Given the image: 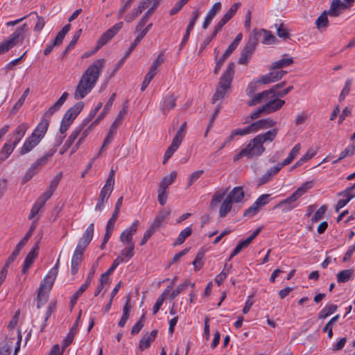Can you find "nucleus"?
Listing matches in <instances>:
<instances>
[{
    "mask_svg": "<svg viewBox=\"0 0 355 355\" xmlns=\"http://www.w3.org/2000/svg\"><path fill=\"white\" fill-rule=\"evenodd\" d=\"M328 13L326 10H324L316 19L315 21V25L317 26V28L322 31L324 29H326V28L329 25V20L327 17Z\"/></svg>",
    "mask_w": 355,
    "mask_h": 355,
    "instance_id": "34",
    "label": "nucleus"
},
{
    "mask_svg": "<svg viewBox=\"0 0 355 355\" xmlns=\"http://www.w3.org/2000/svg\"><path fill=\"white\" fill-rule=\"evenodd\" d=\"M177 175V172L173 171L168 175L164 176L159 184V188L166 191L168 187L175 180Z\"/></svg>",
    "mask_w": 355,
    "mask_h": 355,
    "instance_id": "28",
    "label": "nucleus"
},
{
    "mask_svg": "<svg viewBox=\"0 0 355 355\" xmlns=\"http://www.w3.org/2000/svg\"><path fill=\"white\" fill-rule=\"evenodd\" d=\"M39 245L40 241L35 243V245L26 257L21 270L22 273L25 274L34 262V260L38 254Z\"/></svg>",
    "mask_w": 355,
    "mask_h": 355,
    "instance_id": "15",
    "label": "nucleus"
},
{
    "mask_svg": "<svg viewBox=\"0 0 355 355\" xmlns=\"http://www.w3.org/2000/svg\"><path fill=\"white\" fill-rule=\"evenodd\" d=\"M252 35H254L255 37L258 39V41L261 38V43L264 44H272L275 43L276 37L275 35L269 31L261 28V29H254L251 33Z\"/></svg>",
    "mask_w": 355,
    "mask_h": 355,
    "instance_id": "12",
    "label": "nucleus"
},
{
    "mask_svg": "<svg viewBox=\"0 0 355 355\" xmlns=\"http://www.w3.org/2000/svg\"><path fill=\"white\" fill-rule=\"evenodd\" d=\"M158 331L155 329L153 330L150 334L144 335L139 342V349L143 350L144 349H147L150 347V343L156 338L157 336Z\"/></svg>",
    "mask_w": 355,
    "mask_h": 355,
    "instance_id": "23",
    "label": "nucleus"
},
{
    "mask_svg": "<svg viewBox=\"0 0 355 355\" xmlns=\"http://www.w3.org/2000/svg\"><path fill=\"white\" fill-rule=\"evenodd\" d=\"M315 155V152L313 150H309L293 166V168L302 166L304 163L313 158Z\"/></svg>",
    "mask_w": 355,
    "mask_h": 355,
    "instance_id": "46",
    "label": "nucleus"
},
{
    "mask_svg": "<svg viewBox=\"0 0 355 355\" xmlns=\"http://www.w3.org/2000/svg\"><path fill=\"white\" fill-rule=\"evenodd\" d=\"M83 130V128L79 126L78 128H76L70 135L68 139L64 144V150L60 152L61 154H63L65 150H67L68 148H69L72 144L75 141L78 136L80 135L81 131Z\"/></svg>",
    "mask_w": 355,
    "mask_h": 355,
    "instance_id": "35",
    "label": "nucleus"
},
{
    "mask_svg": "<svg viewBox=\"0 0 355 355\" xmlns=\"http://www.w3.org/2000/svg\"><path fill=\"white\" fill-rule=\"evenodd\" d=\"M252 53L245 49V48L243 49L240 58H239L238 62L240 64H247L249 62L250 59L252 57Z\"/></svg>",
    "mask_w": 355,
    "mask_h": 355,
    "instance_id": "55",
    "label": "nucleus"
},
{
    "mask_svg": "<svg viewBox=\"0 0 355 355\" xmlns=\"http://www.w3.org/2000/svg\"><path fill=\"white\" fill-rule=\"evenodd\" d=\"M114 185L112 184L109 185L107 182H105L100 192L99 197L108 200L114 189Z\"/></svg>",
    "mask_w": 355,
    "mask_h": 355,
    "instance_id": "50",
    "label": "nucleus"
},
{
    "mask_svg": "<svg viewBox=\"0 0 355 355\" xmlns=\"http://www.w3.org/2000/svg\"><path fill=\"white\" fill-rule=\"evenodd\" d=\"M89 286L85 284H83L78 290L71 296L70 300V303L71 304V306H73L76 303L78 299L80 297V296L87 290V288Z\"/></svg>",
    "mask_w": 355,
    "mask_h": 355,
    "instance_id": "49",
    "label": "nucleus"
},
{
    "mask_svg": "<svg viewBox=\"0 0 355 355\" xmlns=\"http://www.w3.org/2000/svg\"><path fill=\"white\" fill-rule=\"evenodd\" d=\"M338 309V306L336 304H327L318 313V319L324 320L329 317L330 315L334 313Z\"/></svg>",
    "mask_w": 355,
    "mask_h": 355,
    "instance_id": "32",
    "label": "nucleus"
},
{
    "mask_svg": "<svg viewBox=\"0 0 355 355\" xmlns=\"http://www.w3.org/2000/svg\"><path fill=\"white\" fill-rule=\"evenodd\" d=\"M221 7L222 5L220 2L215 3L209 10L207 15L214 19L216 14L218 13L221 10Z\"/></svg>",
    "mask_w": 355,
    "mask_h": 355,
    "instance_id": "63",
    "label": "nucleus"
},
{
    "mask_svg": "<svg viewBox=\"0 0 355 355\" xmlns=\"http://www.w3.org/2000/svg\"><path fill=\"white\" fill-rule=\"evenodd\" d=\"M16 146L12 143H6L0 150V163L7 159L13 152Z\"/></svg>",
    "mask_w": 355,
    "mask_h": 355,
    "instance_id": "29",
    "label": "nucleus"
},
{
    "mask_svg": "<svg viewBox=\"0 0 355 355\" xmlns=\"http://www.w3.org/2000/svg\"><path fill=\"white\" fill-rule=\"evenodd\" d=\"M144 320H145V315L143 314L141 317V318L136 322V324L132 327L131 329V334L135 335L138 334L140 330L142 329L144 324Z\"/></svg>",
    "mask_w": 355,
    "mask_h": 355,
    "instance_id": "58",
    "label": "nucleus"
},
{
    "mask_svg": "<svg viewBox=\"0 0 355 355\" xmlns=\"http://www.w3.org/2000/svg\"><path fill=\"white\" fill-rule=\"evenodd\" d=\"M226 194V191H216L211 198V200L210 202V208L211 209H215L218 204L220 202V201L223 199L224 196Z\"/></svg>",
    "mask_w": 355,
    "mask_h": 355,
    "instance_id": "36",
    "label": "nucleus"
},
{
    "mask_svg": "<svg viewBox=\"0 0 355 355\" xmlns=\"http://www.w3.org/2000/svg\"><path fill=\"white\" fill-rule=\"evenodd\" d=\"M55 307H56L55 302H51L49 304L48 309L46 310V314H45L44 320V322L41 326L40 330V332H43L44 331V329L46 326V322H47L48 319L49 318V317L51 316V315L52 314V313L55 311Z\"/></svg>",
    "mask_w": 355,
    "mask_h": 355,
    "instance_id": "48",
    "label": "nucleus"
},
{
    "mask_svg": "<svg viewBox=\"0 0 355 355\" xmlns=\"http://www.w3.org/2000/svg\"><path fill=\"white\" fill-rule=\"evenodd\" d=\"M258 44V39L255 37L254 35L250 34L247 43L245 44V48L252 53H254L257 46Z\"/></svg>",
    "mask_w": 355,
    "mask_h": 355,
    "instance_id": "43",
    "label": "nucleus"
},
{
    "mask_svg": "<svg viewBox=\"0 0 355 355\" xmlns=\"http://www.w3.org/2000/svg\"><path fill=\"white\" fill-rule=\"evenodd\" d=\"M232 207V203L225 198V200L220 205L219 209V216L221 218H225L227 214L231 211Z\"/></svg>",
    "mask_w": 355,
    "mask_h": 355,
    "instance_id": "39",
    "label": "nucleus"
},
{
    "mask_svg": "<svg viewBox=\"0 0 355 355\" xmlns=\"http://www.w3.org/2000/svg\"><path fill=\"white\" fill-rule=\"evenodd\" d=\"M203 258H204V253L203 252H198L196 255L195 259L192 262V264L194 266L195 270H199L203 266Z\"/></svg>",
    "mask_w": 355,
    "mask_h": 355,
    "instance_id": "57",
    "label": "nucleus"
},
{
    "mask_svg": "<svg viewBox=\"0 0 355 355\" xmlns=\"http://www.w3.org/2000/svg\"><path fill=\"white\" fill-rule=\"evenodd\" d=\"M276 82L275 80V78L273 76V73H272L271 70L270 69V72L266 75H263L261 77V78L257 82V83H261V84H270Z\"/></svg>",
    "mask_w": 355,
    "mask_h": 355,
    "instance_id": "56",
    "label": "nucleus"
},
{
    "mask_svg": "<svg viewBox=\"0 0 355 355\" xmlns=\"http://www.w3.org/2000/svg\"><path fill=\"white\" fill-rule=\"evenodd\" d=\"M177 97L173 94H166L163 102L161 104L160 109L162 112L166 115L172 109L176 106Z\"/></svg>",
    "mask_w": 355,
    "mask_h": 355,
    "instance_id": "17",
    "label": "nucleus"
},
{
    "mask_svg": "<svg viewBox=\"0 0 355 355\" xmlns=\"http://www.w3.org/2000/svg\"><path fill=\"white\" fill-rule=\"evenodd\" d=\"M313 187V181H307L298 187L289 197L280 201L275 206L282 208L283 212H288L297 207L296 201Z\"/></svg>",
    "mask_w": 355,
    "mask_h": 355,
    "instance_id": "5",
    "label": "nucleus"
},
{
    "mask_svg": "<svg viewBox=\"0 0 355 355\" xmlns=\"http://www.w3.org/2000/svg\"><path fill=\"white\" fill-rule=\"evenodd\" d=\"M232 203L240 202L244 198V191L241 187H234L226 197Z\"/></svg>",
    "mask_w": 355,
    "mask_h": 355,
    "instance_id": "21",
    "label": "nucleus"
},
{
    "mask_svg": "<svg viewBox=\"0 0 355 355\" xmlns=\"http://www.w3.org/2000/svg\"><path fill=\"white\" fill-rule=\"evenodd\" d=\"M29 125L26 123L19 124L16 129L10 134V142L17 146L24 137Z\"/></svg>",
    "mask_w": 355,
    "mask_h": 355,
    "instance_id": "14",
    "label": "nucleus"
},
{
    "mask_svg": "<svg viewBox=\"0 0 355 355\" xmlns=\"http://www.w3.org/2000/svg\"><path fill=\"white\" fill-rule=\"evenodd\" d=\"M84 107V103L82 101L76 103L73 107L69 108L64 115L69 119L73 121L77 117L78 114L81 112Z\"/></svg>",
    "mask_w": 355,
    "mask_h": 355,
    "instance_id": "26",
    "label": "nucleus"
},
{
    "mask_svg": "<svg viewBox=\"0 0 355 355\" xmlns=\"http://www.w3.org/2000/svg\"><path fill=\"white\" fill-rule=\"evenodd\" d=\"M301 148V146L300 144H297L295 145V146L292 148L291 152L288 154V156L286 159H285L283 162L279 163V166L283 167L284 166L288 165L292 162V161L295 159V157L297 156V155L299 153Z\"/></svg>",
    "mask_w": 355,
    "mask_h": 355,
    "instance_id": "31",
    "label": "nucleus"
},
{
    "mask_svg": "<svg viewBox=\"0 0 355 355\" xmlns=\"http://www.w3.org/2000/svg\"><path fill=\"white\" fill-rule=\"evenodd\" d=\"M182 142V141L173 137L171 145L164 153L163 159L164 164H166V162L173 156V153L179 148Z\"/></svg>",
    "mask_w": 355,
    "mask_h": 355,
    "instance_id": "22",
    "label": "nucleus"
},
{
    "mask_svg": "<svg viewBox=\"0 0 355 355\" xmlns=\"http://www.w3.org/2000/svg\"><path fill=\"white\" fill-rule=\"evenodd\" d=\"M71 29V24H67L65 25L62 30L57 34L55 38L53 40V45L58 46L60 45L63 40L64 39L65 35Z\"/></svg>",
    "mask_w": 355,
    "mask_h": 355,
    "instance_id": "37",
    "label": "nucleus"
},
{
    "mask_svg": "<svg viewBox=\"0 0 355 355\" xmlns=\"http://www.w3.org/2000/svg\"><path fill=\"white\" fill-rule=\"evenodd\" d=\"M270 95L272 96V94L269 92V89L263 91L262 92L255 94L248 104L249 106H253L260 103L263 101H268Z\"/></svg>",
    "mask_w": 355,
    "mask_h": 355,
    "instance_id": "27",
    "label": "nucleus"
},
{
    "mask_svg": "<svg viewBox=\"0 0 355 355\" xmlns=\"http://www.w3.org/2000/svg\"><path fill=\"white\" fill-rule=\"evenodd\" d=\"M49 125V121L46 119H43L37 125L32 134L26 138L23 146L19 150L21 155H26L31 152L42 141L46 133Z\"/></svg>",
    "mask_w": 355,
    "mask_h": 355,
    "instance_id": "2",
    "label": "nucleus"
},
{
    "mask_svg": "<svg viewBox=\"0 0 355 355\" xmlns=\"http://www.w3.org/2000/svg\"><path fill=\"white\" fill-rule=\"evenodd\" d=\"M261 121V123H262V128L263 130H267V129H269V128H272L276 125L277 124V122L276 121L270 119V118H267V119H260Z\"/></svg>",
    "mask_w": 355,
    "mask_h": 355,
    "instance_id": "64",
    "label": "nucleus"
},
{
    "mask_svg": "<svg viewBox=\"0 0 355 355\" xmlns=\"http://www.w3.org/2000/svg\"><path fill=\"white\" fill-rule=\"evenodd\" d=\"M340 318V315L337 314L330 319V320L326 324L324 327L323 328L324 332H327V336L329 338L333 336V325Z\"/></svg>",
    "mask_w": 355,
    "mask_h": 355,
    "instance_id": "42",
    "label": "nucleus"
},
{
    "mask_svg": "<svg viewBox=\"0 0 355 355\" xmlns=\"http://www.w3.org/2000/svg\"><path fill=\"white\" fill-rule=\"evenodd\" d=\"M242 37V33H239L220 58L225 61L226 59H227L232 53L236 49L240 42L241 41Z\"/></svg>",
    "mask_w": 355,
    "mask_h": 355,
    "instance_id": "25",
    "label": "nucleus"
},
{
    "mask_svg": "<svg viewBox=\"0 0 355 355\" xmlns=\"http://www.w3.org/2000/svg\"><path fill=\"white\" fill-rule=\"evenodd\" d=\"M59 263L60 259L57 260L54 267L49 271V274L43 279L40 284L37 295V309H40L48 301L49 293L51 290L58 272Z\"/></svg>",
    "mask_w": 355,
    "mask_h": 355,
    "instance_id": "3",
    "label": "nucleus"
},
{
    "mask_svg": "<svg viewBox=\"0 0 355 355\" xmlns=\"http://www.w3.org/2000/svg\"><path fill=\"white\" fill-rule=\"evenodd\" d=\"M123 25V22H119L115 24L110 28L103 33L97 42V44L95 49V51L100 49L103 46L106 44L110 40H111L122 28Z\"/></svg>",
    "mask_w": 355,
    "mask_h": 355,
    "instance_id": "7",
    "label": "nucleus"
},
{
    "mask_svg": "<svg viewBox=\"0 0 355 355\" xmlns=\"http://www.w3.org/2000/svg\"><path fill=\"white\" fill-rule=\"evenodd\" d=\"M189 286V282H185L180 284L171 293L169 298L171 300H174L180 293L184 291Z\"/></svg>",
    "mask_w": 355,
    "mask_h": 355,
    "instance_id": "54",
    "label": "nucleus"
},
{
    "mask_svg": "<svg viewBox=\"0 0 355 355\" xmlns=\"http://www.w3.org/2000/svg\"><path fill=\"white\" fill-rule=\"evenodd\" d=\"M245 149L248 154V158L261 156L266 150L263 144L257 136L249 141Z\"/></svg>",
    "mask_w": 355,
    "mask_h": 355,
    "instance_id": "8",
    "label": "nucleus"
},
{
    "mask_svg": "<svg viewBox=\"0 0 355 355\" xmlns=\"http://www.w3.org/2000/svg\"><path fill=\"white\" fill-rule=\"evenodd\" d=\"M270 194H262L243 213L244 216H254L266 205L269 202Z\"/></svg>",
    "mask_w": 355,
    "mask_h": 355,
    "instance_id": "9",
    "label": "nucleus"
},
{
    "mask_svg": "<svg viewBox=\"0 0 355 355\" xmlns=\"http://www.w3.org/2000/svg\"><path fill=\"white\" fill-rule=\"evenodd\" d=\"M139 225V221L135 220L131 225L130 227L125 229L120 236V241L124 245H135L133 242V235L136 233L138 227Z\"/></svg>",
    "mask_w": 355,
    "mask_h": 355,
    "instance_id": "11",
    "label": "nucleus"
},
{
    "mask_svg": "<svg viewBox=\"0 0 355 355\" xmlns=\"http://www.w3.org/2000/svg\"><path fill=\"white\" fill-rule=\"evenodd\" d=\"M204 173L203 170L196 171L192 173L188 178V187L192 185V184L200 178V177Z\"/></svg>",
    "mask_w": 355,
    "mask_h": 355,
    "instance_id": "61",
    "label": "nucleus"
},
{
    "mask_svg": "<svg viewBox=\"0 0 355 355\" xmlns=\"http://www.w3.org/2000/svg\"><path fill=\"white\" fill-rule=\"evenodd\" d=\"M81 33H82V29H79L77 31H76V33H74V35L72 37V40H71V42H69V44H68V46L66 47L65 50L63 52L64 55H66L67 53H68L71 49H73L75 47L78 39L80 37Z\"/></svg>",
    "mask_w": 355,
    "mask_h": 355,
    "instance_id": "44",
    "label": "nucleus"
},
{
    "mask_svg": "<svg viewBox=\"0 0 355 355\" xmlns=\"http://www.w3.org/2000/svg\"><path fill=\"white\" fill-rule=\"evenodd\" d=\"M55 152L56 149L49 150L43 156L38 158L35 162L32 164L33 165V167L37 168L38 167L44 166L48 162L49 159L55 154Z\"/></svg>",
    "mask_w": 355,
    "mask_h": 355,
    "instance_id": "30",
    "label": "nucleus"
},
{
    "mask_svg": "<svg viewBox=\"0 0 355 355\" xmlns=\"http://www.w3.org/2000/svg\"><path fill=\"white\" fill-rule=\"evenodd\" d=\"M261 231V227L257 228L253 233L249 236L245 240L240 241L234 250L232 252L229 261L231 260L234 257L237 255L243 249L247 248L250 243L257 236Z\"/></svg>",
    "mask_w": 355,
    "mask_h": 355,
    "instance_id": "13",
    "label": "nucleus"
},
{
    "mask_svg": "<svg viewBox=\"0 0 355 355\" xmlns=\"http://www.w3.org/2000/svg\"><path fill=\"white\" fill-rule=\"evenodd\" d=\"M94 231V223H91L87 227V229L85 230V231L83 233V236L81 238L91 242V241L93 238Z\"/></svg>",
    "mask_w": 355,
    "mask_h": 355,
    "instance_id": "60",
    "label": "nucleus"
},
{
    "mask_svg": "<svg viewBox=\"0 0 355 355\" xmlns=\"http://www.w3.org/2000/svg\"><path fill=\"white\" fill-rule=\"evenodd\" d=\"M12 347V341L2 342L0 343V355H10Z\"/></svg>",
    "mask_w": 355,
    "mask_h": 355,
    "instance_id": "51",
    "label": "nucleus"
},
{
    "mask_svg": "<svg viewBox=\"0 0 355 355\" xmlns=\"http://www.w3.org/2000/svg\"><path fill=\"white\" fill-rule=\"evenodd\" d=\"M118 126L115 125V124H112L106 137L104 139L103 145L100 148V153H102L103 150L106 149L108 145L110 144L111 141L113 139L114 135L116 132V128Z\"/></svg>",
    "mask_w": 355,
    "mask_h": 355,
    "instance_id": "33",
    "label": "nucleus"
},
{
    "mask_svg": "<svg viewBox=\"0 0 355 355\" xmlns=\"http://www.w3.org/2000/svg\"><path fill=\"white\" fill-rule=\"evenodd\" d=\"M166 292H164L157 299L153 306V314L155 315L159 310L161 306L162 305L165 298H166Z\"/></svg>",
    "mask_w": 355,
    "mask_h": 355,
    "instance_id": "62",
    "label": "nucleus"
},
{
    "mask_svg": "<svg viewBox=\"0 0 355 355\" xmlns=\"http://www.w3.org/2000/svg\"><path fill=\"white\" fill-rule=\"evenodd\" d=\"M282 168V167L279 166V164L270 168V169H268L267 172L259 178V184L262 185L267 183L271 180L273 175L277 174L281 170Z\"/></svg>",
    "mask_w": 355,
    "mask_h": 355,
    "instance_id": "24",
    "label": "nucleus"
},
{
    "mask_svg": "<svg viewBox=\"0 0 355 355\" xmlns=\"http://www.w3.org/2000/svg\"><path fill=\"white\" fill-rule=\"evenodd\" d=\"M352 270H343L337 274V282L338 283L347 282L352 279Z\"/></svg>",
    "mask_w": 355,
    "mask_h": 355,
    "instance_id": "41",
    "label": "nucleus"
},
{
    "mask_svg": "<svg viewBox=\"0 0 355 355\" xmlns=\"http://www.w3.org/2000/svg\"><path fill=\"white\" fill-rule=\"evenodd\" d=\"M235 64L234 62L228 64L226 70L220 78L218 86L212 97V103H215L218 101L224 98L228 89L231 87V84L234 75Z\"/></svg>",
    "mask_w": 355,
    "mask_h": 355,
    "instance_id": "4",
    "label": "nucleus"
},
{
    "mask_svg": "<svg viewBox=\"0 0 355 355\" xmlns=\"http://www.w3.org/2000/svg\"><path fill=\"white\" fill-rule=\"evenodd\" d=\"M29 88H27L23 93L22 96L19 98V99L17 101V102L13 106L10 113L12 114H15L23 105L26 98L27 97L28 94H29Z\"/></svg>",
    "mask_w": 355,
    "mask_h": 355,
    "instance_id": "47",
    "label": "nucleus"
},
{
    "mask_svg": "<svg viewBox=\"0 0 355 355\" xmlns=\"http://www.w3.org/2000/svg\"><path fill=\"white\" fill-rule=\"evenodd\" d=\"M171 211V209L168 207L161 209L155 216L154 220L150 224L148 229L153 233L158 231L161 227L164 226V221L170 216Z\"/></svg>",
    "mask_w": 355,
    "mask_h": 355,
    "instance_id": "10",
    "label": "nucleus"
},
{
    "mask_svg": "<svg viewBox=\"0 0 355 355\" xmlns=\"http://www.w3.org/2000/svg\"><path fill=\"white\" fill-rule=\"evenodd\" d=\"M105 63L104 58L95 60L83 74L73 96L76 100L85 98L94 87Z\"/></svg>",
    "mask_w": 355,
    "mask_h": 355,
    "instance_id": "1",
    "label": "nucleus"
},
{
    "mask_svg": "<svg viewBox=\"0 0 355 355\" xmlns=\"http://www.w3.org/2000/svg\"><path fill=\"white\" fill-rule=\"evenodd\" d=\"M347 8V6L340 0H333L329 10L327 12L331 17H337L340 14V10H344Z\"/></svg>",
    "mask_w": 355,
    "mask_h": 355,
    "instance_id": "19",
    "label": "nucleus"
},
{
    "mask_svg": "<svg viewBox=\"0 0 355 355\" xmlns=\"http://www.w3.org/2000/svg\"><path fill=\"white\" fill-rule=\"evenodd\" d=\"M273 99H270L268 101L262 105V110H264L266 114H270L280 110L285 104L284 100L279 98L273 97Z\"/></svg>",
    "mask_w": 355,
    "mask_h": 355,
    "instance_id": "16",
    "label": "nucleus"
},
{
    "mask_svg": "<svg viewBox=\"0 0 355 355\" xmlns=\"http://www.w3.org/2000/svg\"><path fill=\"white\" fill-rule=\"evenodd\" d=\"M62 172H60L59 173H58L51 181V183H50L49 187H48V189L51 191L52 192H54L55 190L56 189L58 185L59 184L60 181L62 179Z\"/></svg>",
    "mask_w": 355,
    "mask_h": 355,
    "instance_id": "59",
    "label": "nucleus"
},
{
    "mask_svg": "<svg viewBox=\"0 0 355 355\" xmlns=\"http://www.w3.org/2000/svg\"><path fill=\"white\" fill-rule=\"evenodd\" d=\"M293 63V59L292 58H282L277 61L274 62L272 64V69H282L285 67L290 66Z\"/></svg>",
    "mask_w": 355,
    "mask_h": 355,
    "instance_id": "40",
    "label": "nucleus"
},
{
    "mask_svg": "<svg viewBox=\"0 0 355 355\" xmlns=\"http://www.w3.org/2000/svg\"><path fill=\"white\" fill-rule=\"evenodd\" d=\"M192 232L193 230L191 226L187 227L185 229L182 230L175 241L174 245H181L183 243L186 239L192 234Z\"/></svg>",
    "mask_w": 355,
    "mask_h": 355,
    "instance_id": "38",
    "label": "nucleus"
},
{
    "mask_svg": "<svg viewBox=\"0 0 355 355\" xmlns=\"http://www.w3.org/2000/svg\"><path fill=\"white\" fill-rule=\"evenodd\" d=\"M327 210V206L326 205H322L314 214L311 218L313 223H315L323 218L324 214Z\"/></svg>",
    "mask_w": 355,
    "mask_h": 355,
    "instance_id": "52",
    "label": "nucleus"
},
{
    "mask_svg": "<svg viewBox=\"0 0 355 355\" xmlns=\"http://www.w3.org/2000/svg\"><path fill=\"white\" fill-rule=\"evenodd\" d=\"M26 27V24H24L18 27L15 32L10 35L8 40L0 44V55L8 51L11 48L17 44L19 40H23L24 32Z\"/></svg>",
    "mask_w": 355,
    "mask_h": 355,
    "instance_id": "6",
    "label": "nucleus"
},
{
    "mask_svg": "<svg viewBox=\"0 0 355 355\" xmlns=\"http://www.w3.org/2000/svg\"><path fill=\"white\" fill-rule=\"evenodd\" d=\"M279 130L277 128H272L267 132L257 135L258 139L262 142V144H267L272 142L278 134Z\"/></svg>",
    "mask_w": 355,
    "mask_h": 355,
    "instance_id": "20",
    "label": "nucleus"
},
{
    "mask_svg": "<svg viewBox=\"0 0 355 355\" xmlns=\"http://www.w3.org/2000/svg\"><path fill=\"white\" fill-rule=\"evenodd\" d=\"M241 3L240 2H237L234 3L229 10L225 13V15L223 16V18L224 19V21H227V22L232 18V17L236 14L237 10L241 7Z\"/></svg>",
    "mask_w": 355,
    "mask_h": 355,
    "instance_id": "45",
    "label": "nucleus"
},
{
    "mask_svg": "<svg viewBox=\"0 0 355 355\" xmlns=\"http://www.w3.org/2000/svg\"><path fill=\"white\" fill-rule=\"evenodd\" d=\"M338 196H343L345 198L340 199L335 207V211L338 212L340 209L344 207L352 198H355V193H352L349 189H345L344 191L338 193Z\"/></svg>",
    "mask_w": 355,
    "mask_h": 355,
    "instance_id": "18",
    "label": "nucleus"
},
{
    "mask_svg": "<svg viewBox=\"0 0 355 355\" xmlns=\"http://www.w3.org/2000/svg\"><path fill=\"white\" fill-rule=\"evenodd\" d=\"M134 250L135 245H126V247L121 251L119 256L122 257L123 259L124 257L130 259L135 254Z\"/></svg>",
    "mask_w": 355,
    "mask_h": 355,
    "instance_id": "53",
    "label": "nucleus"
}]
</instances>
